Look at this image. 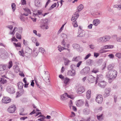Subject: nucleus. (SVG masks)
<instances>
[{"label":"nucleus","mask_w":121,"mask_h":121,"mask_svg":"<svg viewBox=\"0 0 121 121\" xmlns=\"http://www.w3.org/2000/svg\"><path fill=\"white\" fill-rule=\"evenodd\" d=\"M117 75V72L116 71L113 69L109 71L107 73L106 76L110 79H114L116 78Z\"/></svg>","instance_id":"obj_1"},{"label":"nucleus","mask_w":121,"mask_h":121,"mask_svg":"<svg viewBox=\"0 0 121 121\" xmlns=\"http://www.w3.org/2000/svg\"><path fill=\"white\" fill-rule=\"evenodd\" d=\"M48 24V20L47 19H44L43 20V22H42L41 24L40 27L43 30L48 29L49 28Z\"/></svg>","instance_id":"obj_2"},{"label":"nucleus","mask_w":121,"mask_h":121,"mask_svg":"<svg viewBox=\"0 0 121 121\" xmlns=\"http://www.w3.org/2000/svg\"><path fill=\"white\" fill-rule=\"evenodd\" d=\"M67 97L72 99L74 98V97L69 95L67 94V93H66L61 95L60 99L62 100H65L67 99Z\"/></svg>","instance_id":"obj_3"},{"label":"nucleus","mask_w":121,"mask_h":121,"mask_svg":"<svg viewBox=\"0 0 121 121\" xmlns=\"http://www.w3.org/2000/svg\"><path fill=\"white\" fill-rule=\"evenodd\" d=\"M103 100V97L101 95L99 94L97 95L95 99V100L97 103L100 104L102 102Z\"/></svg>","instance_id":"obj_4"},{"label":"nucleus","mask_w":121,"mask_h":121,"mask_svg":"<svg viewBox=\"0 0 121 121\" xmlns=\"http://www.w3.org/2000/svg\"><path fill=\"white\" fill-rule=\"evenodd\" d=\"M7 91L9 93L13 94L15 93V89L12 86H9L6 88Z\"/></svg>","instance_id":"obj_5"},{"label":"nucleus","mask_w":121,"mask_h":121,"mask_svg":"<svg viewBox=\"0 0 121 121\" xmlns=\"http://www.w3.org/2000/svg\"><path fill=\"white\" fill-rule=\"evenodd\" d=\"M7 110L8 112L9 113H13L16 110V107L14 105H12L9 107Z\"/></svg>","instance_id":"obj_6"},{"label":"nucleus","mask_w":121,"mask_h":121,"mask_svg":"<svg viewBox=\"0 0 121 121\" xmlns=\"http://www.w3.org/2000/svg\"><path fill=\"white\" fill-rule=\"evenodd\" d=\"M79 29H78V35L77 36V37H82L85 36V34L83 33L82 29V27L81 26H79Z\"/></svg>","instance_id":"obj_7"},{"label":"nucleus","mask_w":121,"mask_h":121,"mask_svg":"<svg viewBox=\"0 0 121 121\" xmlns=\"http://www.w3.org/2000/svg\"><path fill=\"white\" fill-rule=\"evenodd\" d=\"M85 91L84 88L81 86H79L78 87L77 91V93L78 94H80L84 92Z\"/></svg>","instance_id":"obj_8"},{"label":"nucleus","mask_w":121,"mask_h":121,"mask_svg":"<svg viewBox=\"0 0 121 121\" xmlns=\"http://www.w3.org/2000/svg\"><path fill=\"white\" fill-rule=\"evenodd\" d=\"M6 64L0 65V74H2L5 69H7Z\"/></svg>","instance_id":"obj_9"},{"label":"nucleus","mask_w":121,"mask_h":121,"mask_svg":"<svg viewBox=\"0 0 121 121\" xmlns=\"http://www.w3.org/2000/svg\"><path fill=\"white\" fill-rule=\"evenodd\" d=\"M111 91L110 88H106L104 90V95L105 97H107L109 95Z\"/></svg>","instance_id":"obj_10"},{"label":"nucleus","mask_w":121,"mask_h":121,"mask_svg":"<svg viewBox=\"0 0 121 121\" xmlns=\"http://www.w3.org/2000/svg\"><path fill=\"white\" fill-rule=\"evenodd\" d=\"M88 80L89 82L92 83L95 82L96 80V78L92 75H90L88 76Z\"/></svg>","instance_id":"obj_11"},{"label":"nucleus","mask_w":121,"mask_h":121,"mask_svg":"<svg viewBox=\"0 0 121 121\" xmlns=\"http://www.w3.org/2000/svg\"><path fill=\"white\" fill-rule=\"evenodd\" d=\"M11 101L10 99L8 97H5L2 99V102L7 104L10 102Z\"/></svg>","instance_id":"obj_12"},{"label":"nucleus","mask_w":121,"mask_h":121,"mask_svg":"<svg viewBox=\"0 0 121 121\" xmlns=\"http://www.w3.org/2000/svg\"><path fill=\"white\" fill-rule=\"evenodd\" d=\"M25 12L23 15L25 16H27L29 14H31V13L30 10L28 8H26L24 9Z\"/></svg>","instance_id":"obj_13"},{"label":"nucleus","mask_w":121,"mask_h":121,"mask_svg":"<svg viewBox=\"0 0 121 121\" xmlns=\"http://www.w3.org/2000/svg\"><path fill=\"white\" fill-rule=\"evenodd\" d=\"M71 20L72 21V23L73 26L76 27V15L75 14L72 15Z\"/></svg>","instance_id":"obj_14"},{"label":"nucleus","mask_w":121,"mask_h":121,"mask_svg":"<svg viewBox=\"0 0 121 121\" xmlns=\"http://www.w3.org/2000/svg\"><path fill=\"white\" fill-rule=\"evenodd\" d=\"M107 85V83L104 81H100L99 83H98V85L99 86L102 88H104Z\"/></svg>","instance_id":"obj_15"},{"label":"nucleus","mask_w":121,"mask_h":121,"mask_svg":"<svg viewBox=\"0 0 121 121\" xmlns=\"http://www.w3.org/2000/svg\"><path fill=\"white\" fill-rule=\"evenodd\" d=\"M75 74V70H72V71H69L67 73V75L69 76H73Z\"/></svg>","instance_id":"obj_16"},{"label":"nucleus","mask_w":121,"mask_h":121,"mask_svg":"<svg viewBox=\"0 0 121 121\" xmlns=\"http://www.w3.org/2000/svg\"><path fill=\"white\" fill-rule=\"evenodd\" d=\"M41 0H35V5L37 7H39L41 6Z\"/></svg>","instance_id":"obj_17"},{"label":"nucleus","mask_w":121,"mask_h":121,"mask_svg":"<svg viewBox=\"0 0 121 121\" xmlns=\"http://www.w3.org/2000/svg\"><path fill=\"white\" fill-rule=\"evenodd\" d=\"M84 8L83 5L82 4H80L79 6H78L77 7V11L76 12H79L82 10Z\"/></svg>","instance_id":"obj_18"},{"label":"nucleus","mask_w":121,"mask_h":121,"mask_svg":"<svg viewBox=\"0 0 121 121\" xmlns=\"http://www.w3.org/2000/svg\"><path fill=\"white\" fill-rule=\"evenodd\" d=\"M18 28H17V27H15L13 29V31H10L9 33V34L10 35H14L15 34V32L16 31H18Z\"/></svg>","instance_id":"obj_19"},{"label":"nucleus","mask_w":121,"mask_h":121,"mask_svg":"<svg viewBox=\"0 0 121 121\" xmlns=\"http://www.w3.org/2000/svg\"><path fill=\"white\" fill-rule=\"evenodd\" d=\"M63 80L64 84L66 85L69 84L70 79L67 77H65L64 78Z\"/></svg>","instance_id":"obj_20"},{"label":"nucleus","mask_w":121,"mask_h":121,"mask_svg":"<svg viewBox=\"0 0 121 121\" xmlns=\"http://www.w3.org/2000/svg\"><path fill=\"white\" fill-rule=\"evenodd\" d=\"M83 103V101L82 100H79L77 101L76 105L78 106H81L82 105Z\"/></svg>","instance_id":"obj_21"},{"label":"nucleus","mask_w":121,"mask_h":121,"mask_svg":"<svg viewBox=\"0 0 121 121\" xmlns=\"http://www.w3.org/2000/svg\"><path fill=\"white\" fill-rule=\"evenodd\" d=\"M103 78V75L101 74L98 75L97 76L96 78L95 84H96L97 81H98L99 80H101Z\"/></svg>","instance_id":"obj_22"},{"label":"nucleus","mask_w":121,"mask_h":121,"mask_svg":"<svg viewBox=\"0 0 121 121\" xmlns=\"http://www.w3.org/2000/svg\"><path fill=\"white\" fill-rule=\"evenodd\" d=\"M100 22V21L98 19L94 20L93 21V24L95 26H97Z\"/></svg>","instance_id":"obj_23"},{"label":"nucleus","mask_w":121,"mask_h":121,"mask_svg":"<svg viewBox=\"0 0 121 121\" xmlns=\"http://www.w3.org/2000/svg\"><path fill=\"white\" fill-rule=\"evenodd\" d=\"M13 45L18 50L19 49L21 48V44L20 43H13Z\"/></svg>","instance_id":"obj_24"},{"label":"nucleus","mask_w":121,"mask_h":121,"mask_svg":"<svg viewBox=\"0 0 121 121\" xmlns=\"http://www.w3.org/2000/svg\"><path fill=\"white\" fill-rule=\"evenodd\" d=\"M13 68L15 72L18 73L20 69L18 66L17 65H14L13 67Z\"/></svg>","instance_id":"obj_25"},{"label":"nucleus","mask_w":121,"mask_h":121,"mask_svg":"<svg viewBox=\"0 0 121 121\" xmlns=\"http://www.w3.org/2000/svg\"><path fill=\"white\" fill-rule=\"evenodd\" d=\"M91 93V91L90 90H88L86 92V96L87 99H89L90 98Z\"/></svg>","instance_id":"obj_26"},{"label":"nucleus","mask_w":121,"mask_h":121,"mask_svg":"<svg viewBox=\"0 0 121 121\" xmlns=\"http://www.w3.org/2000/svg\"><path fill=\"white\" fill-rule=\"evenodd\" d=\"M17 86L19 89H21L23 88L24 84L22 82H20L18 83Z\"/></svg>","instance_id":"obj_27"},{"label":"nucleus","mask_w":121,"mask_h":121,"mask_svg":"<svg viewBox=\"0 0 121 121\" xmlns=\"http://www.w3.org/2000/svg\"><path fill=\"white\" fill-rule=\"evenodd\" d=\"M73 104L72 101L70 100L69 103V106L70 109L71 108V107H72V108L73 110L74 111H76V107L73 106H72V105Z\"/></svg>","instance_id":"obj_28"},{"label":"nucleus","mask_w":121,"mask_h":121,"mask_svg":"<svg viewBox=\"0 0 121 121\" xmlns=\"http://www.w3.org/2000/svg\"><path fill=\"white\" fill-rule=\"evenodd\" d=\"M20 91L17 92V94H18V95H17V97L19 96L22 95L24 92V91L23 89H20Z\"/></svg>","instance_id":"obj_29"},{"label":"nucleus","mask_w":121,"mask_h":121,"mask_svg":"<svg viewBox=\"0 0 121 121\" xmlns=\"http://www.w3.org/2000/svg\"><path fill=\"white\" fill-rule=\"evenodd\" d=\"M26 53L29 54H31L32 52V50L28 47H27L26 48Z\"/></svg>","instance_id":"obj_30"},{"label":"nucleus","mask_w":121,"mask_h":121,"mask_svg":"<svg viewBox=\"0 0 121 121\" xmlns=\"http://www.w3.org/2000/svg\"><path fill=\"white\" fill-rule=\"evenodd\" d=\"M51 116L53 117H56L58 115V113L56 111L52 112L51 113Z\"/></svg>","instance_id":"obj_31"},{"label":"nucleus","mask_w":121,"mask_h":121,"mask_svg":"<svg viewBox=\"0 0 121 121\" xmlns=\"http://www.w3.org/2000/svg\"><path fill=\"white\" fill-rule=\"evenodd\" d=\"M13 65L12 61H9L8 64L7 66H6L7 67V69H7L8 68L10 69L12 67Z\"/></svg>","instance_id":"obj_32"},{"label":"nucleus","mask_w":121,"mask_h":121,"mask_svg":"<svg viewBox=\"0 0 121 121\" xmlns=\"http://www.w3.org/2000/svg\"><path fill=\"white\" fill-rule=\"evenodd\" d=\"M39 52H41L43 55L45 54V51L44 49L42 47H40L39 48Z\"/></svg>","instance_id":"obj_33"},{"label":"nucleus","mask_w":121,"mask_h":121,"mask_svg":"<svg viewBox=\"0 0 121 121\" xmlns=\"http://www.w3.org/2000/svg\"><path fill=\"white\" fill-rule=\"evenodd\" d=\"M58 50L60 51V52H61L64 49H67L68 51L69 50V49H66L64 47L61 46L59 45L58 46Z\"/></svg>","instance_id":"obj_34"},{"label":"nucleus","mask_w":121,"mask_h":121,"mask_svg":"<svg viewBox=\"0 0 121 121\" xmlns=\"http://www.w3.org/2000/svg\"><path fill=\"white\" fill-rule=\"evenodd\" d=\"M41 117V118L39 119L38 120L40 121H45L44 120V119L46 118L45 116L42 115H40L38 116V117Z\"/></svg>","instance_id":"obj_35"},{"label":"nucleus","mask_w":121,"mask_h":121,"mask_svg":"<svg viewBox=\"0 0 121 121\" xmlns=\"http://www.w3.org/2000/svg\"><path fill=\"white\" fill-rule=\"evenodd\" d=\"M64 59L65 60L64 64L65 65H68L69 63L70 62V61L68 59L66 58H64Z\"/></svg>","instance_id":"obj_36"},{"label":"nucleus","mask_w":121,"mask_h":121,"mask_svg":"<svg viewBox=\"0 0 121 121\" xmlns=\"http://www.w3.org/2000/svg\"><path fill=\"white\" fill-rule=\"evenodd\" d=\"M43 11L41 10H38L37 11V13H33V15L34 14L35 16L38 15H42Z\"/></svg>","instance_id":"obj_37"},{"label":"nucleus","mask_w":121,"mask_h":121,"mask_svg":"<svg viewBox=\"0 0 121 121\" xmlns=\"http://www.w3.org/2000/svg\"><path fill=\"white\" fill-rule=\"evenodd\" d=\"M83 112L85 114L87 115L89 114L90 111L88 109L86 108L83 110Z\"/></svg>","instance_id":"obj_38"},{"label":"nucleus","mask_w":121,"mask_h":121,"mask_svg":"<svg viewBox=\"0 0 121 121\" xmlns=\"http://www.w3.org/2000/svg\"><path fill=\"white\" fill-rule=\"evenodd\" d=\"M104 38V37L99 38L97 39V41L99 42L104 43L105 41Z\"/></svg>","instance_id":"obj_39"},{"label":"nucleus","mask_w":121,"mask_h":121,"mask_svg":"<svg viewBox=\"0 0 121 121\" xmlns=\"http://www.w3.org/2000/svg\"><path fill=\"white\" fill-rule=\"evenodd\" d=\"M104 39L105 42H106L107 41H108L110 39L111 37L109 36H104Z\"/></svg>","instance_id":"obj_40"},{"label":"nucleus","mask_w":121,"mask_h":121,"mask_svg":"<svg viewBox=\"0 0 121 121\" xmlns=\"http://www.w3.org/2000/svg\"><path fill=\"white\" fill-rule=\"evenodd\" d=\"M83 70L85 73H87L89 72L90 68L89 67H87L84 68Z\"/></svg>","instance_id":"obj_41"},{"label":"nucleus","mask_w":121,"mask_h":121,"mask_svg":"<svg viewBox=\"0 0 121 121\" xmlns=\"http://www.w3.org/2000/svg\"><path fill=\"white\" fill-rule=\"evenodd\" d=\"M113 47V46L112 45H106L104 47V49H107L109 48H112Z\"/></svg>","instance_id":"obj_42"},{"label":"nucleus","mask_w":121,"mask_h":121,"mask_svg":"<svg viewBox=\"0 0 121 121\" xmlns=\"http://www.w3.org/2000/svg\"><path fill=\"white\" fill-rule=\"evenodd\" d=\"M38 53L39 52L38 51L34 50L32 53L33 56L34 57H36L38 55Z\"/></svg>","instance_id":"obj_43"},{"label":"nucleus","mask_w":121,"mask_h":121,"mask_svg":"<svg viewBox=\"0 0 121 121\" xmlns=\"http://www.w3.org/2000/svg\"><path fill=\"white\" fill-rule=\"evenodd\" d=\"M114 67V65H109L108 67V69L109 71L112 70V69Z\"/></svg>","instance_id":"obj_44"},{"label":"nucleus","mask_w":121,"mask_h":121,"mask_svg":"<svg viewBox=\"0 0 121 121\" xmlns=\"http://www.w3.org/2000/svg\"><path fill=\"white\" fill-rule=\"evenodd\" d=\"M93 61L92 60L89 59L86 61V63L87 65H90L92 63Z\"/></svg>","instance_id":"obj_45"},{"label":"nucleus","mask_w":121,"mask_h":121,"mask_svg":"<svg viewBox=\"0 0 121 121\" xmlns=\"http://www.w3.org/2000/svg\"><path fill=\"white\" fill-rule=\"evenodd\" d=\"M103 114H102L99 116H97V117L98 119L99 120H102L103 119Z\"/></svg>","instance_id":"obj_46"},{"label":"nucleus","mask_w":121,"mask_h":121,"mask_svg":"<svg viewBox=\"0 0 121 121\" xmlns=\"http://www.w3.org/2000/svg\"><path fill=\"white\" fill-rule=\"evenodd\" d=\"M57 3H54L49 8V10H51L52 9H53L55 7L56 5H57Z\"/></svg>","instance_id":"obj_47"},{"label":"nucleus","mask_w":121,"mask_h":121,"mask_svg":"<svg viewBox=\"0 0 121 121\" xmlns=\"http://www.w3.org/2000/svg\"><path fill=\"white\" fill-rule=\"evenodd\" d=\"M99 72V71L98 69L96 68H94L92 71V72L95 73H96L97 72Z\"/></svg>","instance_id":"obj_48"},{"label":"nucleus","mask_w":121,"mask_h":121,"mask_svg":"<svg viewBox=\"0 0 121 121\" xmlns=\"http://www.w3.org/2000/svg\"><path fill=\"white\" fill-rule=\"evenodd\" d=\"M16 37L17 38L20 39H21V35L18 33H17L16 34Z\"/></svg>","instance_id":"obj_49"},{"label":"nucleus","mask_w":121,"mask_h":121,"mask_svg":"<svg viewBox=\"0 0 121 121\" xmlns=\"http://www.w3.org/2000/svg\"><path fill=\"white\" fill-rule=\"evenodd\" d=\"M61 36L62 38H63V40L64 39V40H65L67 39V36L66 34H62Z\"/></svg>","instance_id":"obj_50"},{"label":"nucleus","mask_w":121,"mask_h":121,"mask_svg":"<svg viewBox=\"0 0 121 121\" xmlns=\"http://www.w3.org/2000/svg\"><path fill=\"white\" fill-rule=\"evenodd\" d=\"M115 56L119 58L120 59L121 58V53H117L116 54Z\"/></svg>","instance_id":"obj_51"},{"label":"nucleus","mask_w":121,"mask_h":121,"mask_svg":"<svg viewBox=\"0 0 121 121\" xmlns=\"http://www.w3.org/2000/svg\"><path fill=\"white\" fill-rule=\"evenodd\" d=\"M18 53L19 55L21 56H23L24 53L23 52V50L22 49L21 51H19V52Z\"/></svg>","instance_id":"obj_52"},{"label":"nucleus","mask_w":121,"mask_h":121,"mask_svg":"<svg viewBox=\"0 0 121 121\" xmlns=\"http://www.w3.org/2000/svg\"><path fill=\"white\" fill-rule=\"evenodd\" d=\"M11 6L13 11H14L15 10L16 8L15 4L14 3H12V4Z\"/></svg>","instance_id":"obj_53"},{"label":"nucleus","mask_w":121,"mask_h":121,"mask_svg":"<svg viewBox=\"0 0 121 121\" xmlns=\"http://www.w3.org/2000/svg\"><path fill=\"white\" fill-rule=\"evenodd\" d=\"M21 4L22 5H26V0H21Z\"/></svg>","instance_id":"obj_54"},{"label":"nucleus","mask_w":121,"mask_h":121,"mask_svg":"<svg viewBox=\"0 0 121 121\" xmlns=\"http://www.w3.org/2000/svg\"><path fill=\"white\" fill-rule=\"evenodd\" d=\"M70 68L72 70H75L76 69V66L75 65H72L70 66Z\"/></svg>","instance_id":"obj_55"},{"label":"nucleus","mask_w":121,"mask_h":121,"mask_svg":"<svg viewBox=\"0 0 121 121\" xmlns=\"http://www.w3.org/2000/svg\"><path fill=\"white\" fill-rule=\"evenodd\" d=\"M1 80H0V82L2 83L3 84L6 83L7 82V80L4 79L2 78H1Z\"/></svg>","instance_id":"obj_56"},{"label":"nucleus","mask_w":121,"mask_h":121,"mask_svg":"<svg viewBox=\"0 0 121 121\" xmlns=\"http://www.w3.org/2000/svg\"><path fill=\"white\" fill-rule=\"evenodd\" d=\"M89 48L92 49H94L95 48L94 45L91 44L89 45Z\"/></svg>","instance_id":"obj_57"},{"label":"nucleus","mask_w":121,"mask_h":121,"mask_svg":"<svg viewBox=\"0 0 121 121\" xmlns=\"http://www.w3.org/2000/svg\"><path fill=\"white\" fill-rule=\"evenodd\" d=\"M31 39L32 42L34 43H35V42H36L37 39H36L34 37H32Z\"/></svg>","instance_id":"obj_58"},{"label":"nucleus","mask_w":121,"mask_h":121,"mask_svg":"<svg viewBox=\"0 0 121 121\" xmlns=\"http://www.w3.org/2000/svg\"><path fill=\"white\" fill-rule=\"evenodd\" d=\"M83 50V48L81 47H80L77 50L79 52H82Z\"/></svg>","instance_id":"obj_59"},{"label":"nucleus","mask_w":121,"mask_h":121,"mask_svg":"<svg viewBox=\"0 0 121 121\" xmlns=\"http://www.w3.org/2000/svg\"><path fill=\"white\" fill-rule=\"evenodd\" d=\"M71 114L70 115V117L71 118H73L75 116V113L73 112H71Z\"/></svg>","instance_id":"obj_60"},{"label":"nucleus","mask_w":121,"mask_h":121,"mask_svg":"<svg viewBox=\"0 0 121 121\" xmlns=\"http://www.w3.org/2000/svg\"><path fill=\"white\" fill-rule=\"evenodd\" d=\"M22 27H18V31L19 33H22Z\"/></svg>","instance_id":"obj_61"},{"label":"nucleus","mask_w":121,"mask_h":121,"mask_svg":"<svg viewBox=\"0 0 121 121\" xmlns=\"http://www.w3.org/2000/svg\"><path fill=\"white\" fill-rule=\"evenodd\" d=\"M82 63V61H80L77 64L76 66L77 67H79Z\"/></svg>","instance_id":"obj_62"},{"label":"nucleus","mask_w":121,"mask_h":121,"mask_svg":"<svg viewBox=\"0 0 121 121\" xmlns=\"http://www.w3.org/2000/svg\"><path fill=\"white\" fill-rule=\"evenodd\" d=\"M116 40L117 41L121 42V37H117Z\"/></svg>","instance_id":"obj_63"},{"label":"nucleus","mask_w":121,"mask_h":121,"mask_svg":"<svg viewBox=\"0 0 121 121\" xmlns=\"http://www.w3.org/2000/svg\"><path fill=\"white\" fill-rule=\"evenodd\" d=\"M91 55V54L90 53H89L84 58V59L85 60L87 59Z\"/></svg>","instance_id":"obj_64"}]
</instances>
